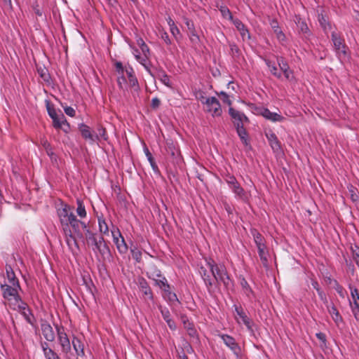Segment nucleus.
Returning <instances> with one entry per match:
<instances>
[{"label": "nucleus", "mask_w": 359, "mask_h": 359, "mask_svg": "<svg viewBox=\"0 0 359 359\" xmlns=\"http://www.w3.org/2000/svg\"><path fill=\"white\" fill-rule=\"evenodd\" d=\"M207 265L213 276V282L218 284L222 283L226 290H231L233 287V282L231 280L226 268L223 264H217L212 259H205Z\"/></svg>", "instance_id": "obj_2"}, {"label": "nucleus", "mask_w": 359, "mask_h": 359, "mask_svg": "<svg viewBox=\"0 0 359 359\" xmlns=\"http://www.w3.org/2000/svg\"><path fill=\"white\" fill-rule=\"evenodd\" d=\"M199 272L205 283L208 292L212 293L214 282L213 279L211 278L210 273L208 272L207 269L204 266L200 267Z\"/></svg>", "instance_id": "obj_16"}, {"label": "nucleus", "mask_w": 359, "mask_h": 359, "mask_svg": "<svg viewBox=\"0 0 359 359\" xmlns=\"http://www.w3.org/2000/svg\"><path fill=\"white\" fill-rule=\"evenodd\" d=\"M318 22L323 29V30L326 32L327 30L331 29L332 26L331 24L327 20L326 18L321 15L318 16Z\"/></svg>", "instance_id": "obj_44"}, {"label": "nucleus", "mask_w": 359, "mask_h": 359, "mask_svg": "<svg viewBox=\"0 0 359 359\" xmlns=\"http://www.w3.org/2000/svg\"><path fill=\"white\" fill-rule=\"evenodd\" d=\"M294 22L297 27L298 33L302 34L304 39H309L312 33L306 22L299 15H295Z\"/></svg>", "instance_id": "obj_9"}, {"label": "nucleus", "mask_w": 359, "mask_h": 359, "mask_svg": "<svg viewBox=\"0 0 359 359\" xmlns=\"http://www.w3.org/2000/svg\"><path fill=\"white\" fill-rule=\"evenodd\" d=\"M271 27H272L274 33L276 34L277 39L280 41H283L285 40V35L282 32L281 29L278 26V21L275 19H273L270 22Z\"/></svg>", "instance_id": "obj_32"}, {"label": "nucleus", "mask_w": 359, "mask_h": 359, "mask_svg": "<svg viewBox=\"0 0 359 359\" xmlns=\"http://www.w3.org/2000/svg\"><path fill=\"white\" fill-rule=\"evenodd\" d=\"M99 230L102 234L109 233V227L104 219L98 218Z\"/></svg>", "instance_id": "obj_46"}, {"label": "nucleus", "mask_w": 359, "mask_h": 359, "mask_svg": "<svg viewBox=\"0 0 359 359\" xmlns=\"http://www.w3.org/2000/svg\"><path fill=\"white\" fill-rule=\"evenodd\" d=\"M241 286H242V287L243 289V291H244L245 294L248 297H250V294L253 293L252 289L250 288L249 284L248 283V282L246 281L245 279L243 278L241 280Z\"/></svg>", "instance_id": "obj_52"}, {"label": "nucleus", "mask_w": 359, "mask_h": 359, "mask_svg": "<svg viewBox=\"0 0 359 359\" xmlns=\"http://www.w3.org/2000/svg\"><path fill=\"white\" fill-rule=\"evenodd\" d=\"M237 134L238 137H240L241 142L245 147H248L250 149H251V145L250 144L249 138H248V133L246 130V129L244 128L243 124L239 125V123L237 124L236 126H235Z\"/></svg>", "instance_id": "obj_20"}, {"label": "nucleus", "mask_w": 359, "mask_h": 359, "mask_svg": "<svg viewBox=\"0 0 359 359\" xmlns=\"http://www.w3.org/2000/svg\"><path fill=\"white\" fill-rule=\"evenodd\" d=\"M57 215L60 218L62 230L72 231V228L76 236L79 238H83L81 229L86 233L89 229L88 224L78 219L72 212V208L69 205H65L61 209L57 210Z\"/></svg>", "instance_id": "obj_1"}, {"label": "nucleus", "mask_w": 359, "mask_h": 359, "mask_svg": "<svg viewBox=\"0 0 359 359\" xmlns=\"http://www.w3.org/2000/svg\"><path fill=\"white\" fill-rule=\"evenodd\" d=\"M161 105V100L158 97H154L151 100V107L153 109H157Z\"/></svg>", "instance_id": "obj_61"}, {"label": "nucleus", "mask_w": 359, "mask_h": 359, "mask_svg": "<svg viewBox=\"0 0 359 359\" xmlns=\"http://www.w3.org/2000/svg\"><path fill=\"white\" fill-rule=\"evenodd\" d=\"M97 132L98 134H96L95 135H98V140H100L99 137H101L104 140H107L108 139V135L104 128L101 126H98Z\"/></svg>", "instance_id": "obj_55"}, {"label": "nucleus", "mask_w": 359, "mask_h": 359, "mask_svg": "<svg viewBox=\"0 0 359 359\" xmlns=\"http://www.w3.org/2000/svg\"><path fill=\"white\" fill-rule=\"evenodd\" d=\"M260 114L263 116L264 118H266L268 120H270L273 122H281L284 120V117L281 115L275 113L271 112L270 110L267 108H262L259 111Z\"/></svg>", "instance_id": "obj_21"}, {"label": "nucleus", "mask_w": 359, "mask_h": 359, "mask_svg": "<svg viewBox=\"0 0 359 359\" xmlns=\"http://www.w3.org/2000/svg\"><path fill=\"white\" fill-rule=\"evenodd\" d=\"M0 287L2 290V297L8 301L14 299L18 303L21 301V297L19 294V291L21 290L20 285L18 287L15 285L1 283Z\"/></svg>", "instance_id": "obj_3"}, {"label": "nucleus", "mask_w": 359, "mask_h": 359, "mask_svg": "<svg viewBox=\"0 0 359 359\" xmlns=\"http://www.w3.org/2000/svg\"><path fill=\"white\" fill-rule=\"evenodd\" d=\"M138 287L144 300H154V294L147 281L143 277L138 278Z\"/></svg>", "instance_id": "obj_7"}, {"label": "nucleus", "mask_w": 359, "mask_h": 359, "mask_svg": "<svg viewBox=\"0 0 359 359\" xmlns=\"http://www.w3.org/2000/svg\"><path fill=\"white\" fill-rule=\"evenodd\" d=\"M159 79L166 86L170 87V77L169 76L163 71H161L159 74Z\"/></svg>", "instance_id": "obj_50"}, {"label": "nucleus", "mask_w": 359, "mask_h": 359, "mask_svg": "<svg viewBox=\"0 0 359 359\" xmlns=\"http://www.w3.org/2000/svg\"><path fill=\"white\" fill-rule=\"evenodd\" d=\"M230 54L233 58H238L241 50L235 43H229Z\"/></svg>", "instance_id": "obj_47"}, {"label": "nucleus", "mask_w": 359, "mask_h": 359, "mask_svg": "<svg viewBox=\"0 0 359 359\" xmlns=\"http://www.w3.org/2000/svg\"><path fill=\"white\" fill-rule=\"evenodd\" d=\"M65 237V242L68 245L69 249L74 254L79 251V245L77 242L76 236L72 233V231L62 230Z\"/></svg>", "instance_id": "obj_11"}, {"label": "nucleus", "mask_w": 359, "mask_h": 359, "mask_svg": "<svg viewBox=\"0 0 359 359\" xmlns=\"http://www.w3.org/2000/svg\"><path fill=\"white\" fill-rule=\"evenodd\" d=\"M41 144L43 147V148L45 149L47 155L50 158L51 161H57V156L53 152V148L51 147V144L49 143V142L45 138H41Z\"/></svg>", "instance_id": "obj_28"}, {"label": "nucleus", "mask_w": 359, "mask_h": 359, "mask_svg": "<svg viewBox=\"0 0 359 359\" xmlns=\"http://www.w3.org/2000/svg\"><path fill=\"white\" fill-rule=\"evenodd\" d=\"M187 334L191 338L195 339L196 340L198 339V332L194 326H191L190 327H188Z\"/></svg>", "instance_id": "obj_57"}, {"label": "nucleus", "mask_w": 359, "mask_h": 359, "mask_svg": "<svg viewBox=\"0 0 359 359\" xmlns=\"http://www.w3.org/2000/svg\"><path fill=\"white\" fill-rule=\"evenodd\" d=\"M116 248L120 254H126L128 250V245L126 244L124 238L122 236L121 240L116 245Z\"/></svg>", "instance_id": "obj_43"}, {"label": "nucleus", "mask_w": 359, "mask_h": 359, "mask_svg": "<svg viewBox=\"0 0 359 359\" xmlns=\"http://www.w3.org/2000/svg\"><path fill=\"white\" fill-rule=\"evenodd\" d=\"M57 339L60 345L61 346V351L63 353L67 354L71 351L70 340L65 331L63 327L56 326Z\"/></svg>", "instance_id": "obj_5"}, {"label": "nucleus", "mask_w": 359, "mask_h": 359, "mask_svg": "<svg viewBox=\"0 0 359 359\" xmlns=\"http://www.w3.org/2000/svg\"><path fill=\"white\" fill-rule=\"evenodd\" d=\"M41 328L43 336L46 341L52 342L55 340V333L50 323L46 320H42L41 323Z\"/></svg>", "instance_id": "obj_15"}, {"label": "nucleus", "mask_w": 359, "mask_h": 359, "mask_svg": "<svg viewBox=\"0 0 359 359\" xmlns=\"http://www.w3.org/2000/svg\"><path fill=\"white\" fill-rule=\"evenodd\" d=\"M136 60L142 65H145L148 62L149 55H144V57H142L140 55V54L135 55Z\"/></svg>", "instance_id": "obj_60"}, {"label": "nucleus", "mask_w": 359, "mask_h": 359, "mask_svg": "<svg viewBox=\"0 0 359 359\" xmlns=\"http://www.w3.org/2000/svg\"><path fill=\"white\" fill-rule=\"evenodd\" d=\"M267 67H269L271 73L278 79H280L282 77V74L280 72L278 71L277 67L275 65L274 62L269 60H265Z\"/></svg>", "instance_id": "obj_40"}, {"label": "nucleus", "mask_w": 359, "mask_h": 359, "mask_svg": "<svg viewBox=\"0 0 359 359\" xmlns=\"http://www.w3.org/2000/svg\"><path fill=\"white\" fill-rule=\"evenodd\" d=\"M72 344L76 352V354L78 356L83 357L85 355L84 346L83 344L81 341V340L78 337L73 336Z\"/></svg>", "instance_id": "obj_26"}, {"label": "nucleus", "mask_w": 359, "mask_h": 359, "mask_svg": "<svg viewBox=\"0 0 359 359\" xmlns=\"http://www.w3.org/2000/svg\"><path fill=\"white\" fill-rule=\"evenodd\" d=\"M232 22L235 25L236 29L239 31L243 40H245L246 39H250L249 30L239 19L234 18Z\"/></svg>", "instance_id": "obj_23"}, {"label": "nucleus", "mask_w": 359, "mask_h": 359, "mask_svg": "<svg viewBox=\"0 0 359 359\" xmlns=\"http://www.w3.org/2000/svg\"><path fill=\"white\" fill-rule=\"evenodd\" d=\"M348 191L351 201L355 203H359V191L357 188L349 184L348 186Z\"/></svg>", "instance_id": "obj_37"}, {"label": "nucleus", "mask_w": 359, "mask_h": 359, "mask_svg": "<svg viewBox=\"0 0 359 359\" xmlns=\"http://www.w3.org/2000/svg\"><path fill=\"white\" fill-rule=\"evenodd\" d=\"M64 111L65 114L71 117H74L76 114L75 110L72 107H65Z\"/></svg>", "instance_id": "obj_62"}, {"label": "nucleus", "mask_w": 359, "mask_h": 359, "mask_svg": "<svg viewBox=\"0 0 359 359\" xmlns=\"http://www.w3.org/2000/svg\"><path fill=\"white\" fill-rule=\"evenodd\" d=\"M37 72L39 76L43 79L44 82L48 84L50 83L51 77L48 72V70L46 67H37Z\"/></svg>", "instance_id": "obj_35"}, {"label": "nucleus", "mask_w": 359, "mask_h": 359, "mask_svg": "<svg viewBox=\"0 0 359 359\" xmlns=\"http://www.w3.org/2000/svg\"><path fill=\"white\" fill-rule=\"evenodd\" d=\"M331 39L333 42L334 50L339 57H346L347 56L348 47L344 43V40L335 32L331 34Z\"/></svg>", "instance_id": "obj_4"}, {"label": "nucleus", "mask_w": 359, "mask_h": 359, "mask_svg": "<svg viewBox=\"0 0 359 359\" xmlns=\"http://www.w3.org/2000/svg\"><path fill=\"white\" fill-rule=\"evenodd\" d=\"M327 308L329 313L331 315L337 326H339L341 323H343V318L334 305H332L331 307L327 306Z\"/></svg>", "instance_id": "obj_31"}, {"label": "nucleus", "mask_w": 359, "mask_h": 359, "mask_svg": "<svg viewBox=\"0 0 359 359\" xmlns=\"http://www.w3.org/2000/svg\"><path fill=\"white\" fill-rule=\"evenodd\" d=\"M147 275L149 278L153 279L155 281L156 285H158L164 292L169 291V290L170 289V286L168 283L165 277L163 276L160 278H151V276L149 275V272L147 273Z\"/></svg>", "instance_id": "obj_29"}, {"label": "nucleus", "mask_w": 359, "mask_h": 359, "mask_svg": "<svg viewBox=\"0 0 359 359\" xmlns=\"http://www.w3.org/2000/svg\"><path fill=\"white\" fill-rule=\"evenodd\" d=\"M5 268H6V278L8 282V284L15 285H17L18 287L19 285H20L19 280L16 277L15 273L12 266L9 264H6Z\"/></svg>", "instance_id": "obj_25"}, {"label": "nucleus", "mask_w": 359, "mask_h": 359, "mask_svg": "<svg viewBox=\"0 0 359 359\" xmlns=\"http://www.w3.org/2000/svg\"><path fill=\"white\" fill-rule=\"evenodd\" d=\"M259 257L260 260L263 264V266L266 269L269 268V252L266 249V246L265 248H257Z\"/></svg>", "instance_id": "obj_34"}, {"label": "nucleus", "mask_w": 359, "mask_h": 359, "mask_svg": "<svg viewBox=\"0 0 359 359\" xmlns=\"http://www.w3.org/2000/svg\"><path fill=\"white\" fill-rule=\"evenodd\" d=\"M316 290L318 292L320 299L323 301V302L326 305V306H329L327 304L328 301L325 293L323 291H322L320 288H316Z\"/></svg>", "instance_id": "obj_59"}, {"label": "nucleus", "mask_w": 359, "mask_h": 359, "mask_svg": "<svg viewBox=\"0 0 359 359\" xmlns=\"http://www.w3.org/2000/svg\"><path fill=\"white\" fill-rule=\"evenodd\" d=\"M278 65L280 69V70L283 72L285 77L287 80H290V79L292 77V72L290 69V67L287 64V62L285 61V60L283 57H280L277 58Z\"/></svg>", "instance_id": "obj_24"}, {"label": "nucleus", "mask_w": 359, "mask_h": 359, "mask_svg": "<svg viewBox=\"0 0 359 359\" xmlns=\"http://www.w3.org/2000/svg\"><path fill=\"white\" fill-rule=\"evenodd\" d=\"M217 7L218 8L219 11H220V13L224 18L228 19V20H231V22L233 20L234 18L232 15V13L230 11V10L228 8L227 6H222V5H221V6L217 5Z\"/></svg>", "instance_id": "obj_38"}, {"label": "nucleus", "mask_w": 359, "mask_h": 359, "mask_svg": "<svg viewBox=\"0 0 359 359\" xmlns=\"http://www.w3.org/2000/svg\"><path fill=\"white\" fill-rule=\"evenodd\" d=\"M130 252L132 254L133 258L137 262L140 263L142 261V252L137 249V248L134 247L130 249Z\"/></svg>", "instance_id": "obj_49"}, {"label": "nucleus", "mask_w": 359, "mask_h": 359, "mask_svg": "<svg viewBox=\"0 0 359 359\" xmlns=\"http://www.w3.org/2000/svg\"><path fill=\"white\" fill-rule=\"evenodd\" d=\"M235 309V311L236 314L241 318L244 325L247 327L248 330L252 332L253 330L252 328V325L253 324L252 321L247 316L245 313L244 312L241 306H237L236 304L233 305Z\"/></svg>", "instance_id": "obj_17"}, {"label": "nucleus", "mask_w": 359, "mask_h": 359, "mask_svg": "<svg viewBox=\"0 0 359 359\" xmlns=\"http://www.w3.org/2000/svg\"><path fill=\"white\" fill-rule=\"evenodd\" d=\"M45 358L46 359H60L58 354L55 352L53 350L50 351V353H47L46 355H44Z\"/></svg>", "instance_id": "obj_64"}, {"label": "nucleus", "mask_w": 359, "mask_h": 359, "mask_svg": "<svg viewBox=\"0 0 359 359\" xmlns=\"http://www.w3.org/2000/svg\"><path fill=\"white\" fill-rule=\"evenodd\" d=\"M45 102L48 114L53 120V126L55 129L60 128L61 127L59 122L61 118L60 114H57L56 109L54 107V104H52L49 100H46Z\"/></svg>", "instance_id": "obj_12"}, {"label": "nucleus", "mask_w": 359, "mask_h": 359, "mask_svg": "<svg viewBox=\"0 0 359 359\" xmlns=\"http://www.w3.org/2000/svg\"><path fill=\"white\" fill-rule=\"evenodd\" d=\"M137 44L140 46L144 55H149V48L142 38H138L137 39Z\"/></svg>", "instance_id": "obj_45"}, {"label": "nucleus", "mask_w": 359, "mask_h": 359, "mask_svg": "<svg viewBox=\"0 0 359 359\" xmlns=\"http://www.w3.org/2000/svg\"><path fill=\"white\" fill-rule=\"evenodd\" d=\"M229 114L233 119L234 126H236L238 123L239 125L243 124L244 122H249L248 118L242 112L235 109L230 107L229 109Z\"/></svg>", "instance_id": "obj_14"}, {"label": "nucleus", "mask_w": 359, "mask_h": 359, "mask_svg": "<svg viewBox=\"0 0 359 359\" xmlns=\"http://www.w3.org/2000/svg\"><path fill=\"white\" fill-rule=\"evenodd\" d=\"M166 152L174 159L177 160L180 157V151L172 143H167Z\"/></svg>", "instance_id": "obj_36"}, {"label": "nucleus", "mask_w": 359, "mask_h": 359, "mask_svg": "<svg viewBox=\"0 0 359 359\" xmlns=\"http://www.w3.org/2000/svg\"><path fill=\"white\" fill-rule=\"evenodd\" d=\"M219 337L222 338L225 345L228 346L237 357H238L241 353V348L235 339L233 337L225 334H219Z\"/></svg>", "instance_id": "obj_13"}, {"label": "nucleus", "mask_w": 359, "mask_h": 359, "mask_svg": "<svg viewBox=\"0 0 359 359\" xmlns=\"http://www.w3.org/2000/svg\"><path fill=\"white\" fill-rule=\"evenodd\" d=\"M169 25L170 26V32L174 36H176L177 34H180L179 29L175 25V23L172 20L169 22Z\"/></svg>", "instance_id": "obj_63"}, {"label": "nucleus", "mask_w": 359, "mask_h": 359, "mask_svg": "<svg viewBox=\"0 0 359 359\" xmlns=\"http://www.w3.org/2000/svg\"><path fill=\"white\" fill-rule=\"evenodd\" d=\"M269 144L274 152L279 153L281 151V144L276 135L274 133L266 134Z\"/></svg>", "instance_id": "obj_22"}, {"label": "nucleus", "mask_w": 359, "mask_h": 359, "mask_svg": "<svg viewBox=\"0 0 359 359\" xmlns=\"http://www.w3.org/2000/svg\"><path fill=\"white\" fill-rule=\"evenodd\" d=\"M98 243H100L98 252L103 261L109 259L111 257V252L107 242L104 240L102 235L97 236Z\"/></svg>", "instance_id": "obj_10"}, {"label": "nucleus", "mask_w": 359, "mask_h": 359, "mask_svg": "<svg viewBox=\"0 0 359 359\" xmlns=\"http://www.w3.org/2000/svg\"><path fill=\"white\" fill-rule=\"evenodd\" d=\"M251 233L254 238V241L257 248L266 247L264 236L257 229H252Z\"/></svg>", "instance_id": "obj_30"}, {"label": "nucleus", "mask_w": 359, "mask_h": 359, "mask_svg": "<svg viewBox=\"0 0 359 359\" xmlns=\"http://www.w3.org/2000/svg\"><path fill=\"white\" fill-rule=\"evenodd\" d=\"M77 208L76 213L81 218H84L86 217V211L85 208V205H83V202L82 200L77 198L76 200Z\"/></svg>", "instance_id": "obj_42"}, {"label": "nucleus", "mask_w": 359, "mask_h": 359, "mask_svg": "<svg viewBox=\"0 0 359 359\" xmlns=\"http://www.w3.org/2000/svg\"><path fill=\"white\" fill-rule=\"evenodd\" d=\"M111 234L113 237V241L115 245H116V243L121 240L120 238H122L123 236L118 228L111 230Z\"/></svg>", "instance_id": "obj_53"}, {"label": "nucleus", "mask_w": 359, "mask_h": 359, "mask_svg": "<svg viewBox=\"0 0 359 359\" xmlns=\"http://www.w3.org/2000/svg\"><path fill=\"white\" fill-rule=\"evenodd\" d=\"M351 250L352 252V257L359 268V247L358 245L351 246Z\"/></svg>", "instance_id": "obj_51"}, {"label": "nucleus", "mask_w": 359, "mask_h": 359, "mask_svg": "<svg viewBox=\"0 0 359 359\" xmlns=\"http://www.w3.org/2000/svg\"><path fill=\"white\" fill-rule=\"evenodd\" d=\"M158 309L161 311V313L163 318V319L167 321L169 319H170V313L168 310V309L165 308V307H163L162 306H158Z\"/></svg>", "instance_id": "obj_54"}, {"label": "nucleus", "mask_w": 359, "mask_h": 359, "mask_svg": "<svg viewBox=\"0 0 359 359\" xmlns=\"http://www.w3.org/2000/svg\"><path fill=\"white\" fill-rule=\"evenodd\" d=\"M86 239L88 245L93 246V250L98 252L100 244L98 243L97 235L90 230L86 233Z\"/></svg>", "instance_id": "obj_19"}, {"label": "nucleus", "mask_w": 359, "mask_h": 359, "mask_svg": "<svg viewBox=\"0 0 359 359\" xmlns=\"http://www.w3.org/2000/svg\"><path fill=\"white\" fill-rule=\"evenodd\" d=\"M144 151L154 171L155 172H159L158 165H156L155 160L152 156V154H151L149 149L146 146L144 147Z\"/></svg>", "instance_id": "obj_39"}, {"label": "nucleus", "mask_w": 359, "mask_h": 359, "mask_svg": "<svg viewBox=\"0 0 359 359\" xmlns=\"http://www.w3.org/2000/svg\"><path fill=\"white\" fill-rule=\"evenodd\" d=\"M351 307L355 320L359 322V296L353 300V306H351Z\"/></svg>", "instance_id": "obj_48"}, {"label": "nucleus", "mask_w": 359, "mask_h": 359, "mask_svg": "<svg viewBox=\"0 0 359 359\" xmlns=\"http://www.w3.org/2000/svg\"><path fill=\"white\" fill-rule=\"evenodd\" d=\"M203 104H205L208 109V111L211 112L212 116H219L222 114V108L219 100L215 97H211L207 98L205 102H203Z\"/></svg>", "instance_id": "obj_8"}, {"label": "nucleus", "mask_w": 359, "mask_h": 359, "mask_svg": "<svg viewBox=\"0 0 359 359\" xmlns=\"http://www.w3.org/2000/svg\"><path fill=\"white\" fill-rule=\"evenodd\" d=\"M184 22L188 29V35L192 46L197 48L201 45V39L196 32L194 22L187 18H184Z\"/></svg>", "instance_id": "obj_6"}, {"label": "nucleus", "mask_w": 359, "mask_h": 359, "mask_svg": "<svg viewBox=\"0 0 359 359\" xmlns=\"http://www.w3.org/2000/svg\"><path fill=\"white\" fill-rule=\"evenodd\" d=\"M41 347L43 351V355L50 353V351H53V349L49 347L48 344L46 341H41Z\"/></svg>", "instance_id": "obj_58"}, {"label": "nucleus", "mask_w": 359, "mask_h": 359, "mask_svg": "<svg viewBox=\"0 0 359 359\" xmlns=\"http://www.w3.org/2000/svg\"><path fill=\"white\" fill-rule=\"evenodd\" d=\"M79 130L81 132V136L86 140H90L92 142L98 141V135H94L90 129V127L85 123L79 125Z\"/></svg>", "instance_id": "obj_18"}, {"label": "nucleus", "mask_w": 359, "mask_h": 359, "mask_svg": "<svg viewBox=\"0 0 359 359\" xmlns=\"http://www.w3.org/2000/svg\"><path fill=\"white\" fill-rule=\"evenodd\" d=\"M229 188L240 199L243 201H246L248 199L246 191L243 189V187H241L238 182H236V184H233Z\"/></svg>", "instance_id": "obj_27"}, {"label": "nucleus", "mask_w": 359, "mask_h": 359, "mask_svg": "<svg viewBox=\"0 0 359 359\" xmlns=\"http://www.w3.org/2000/svg\"><path fill=\"white\" fill-rule=\"evenodd\" d=\"M224 180L229 187L233 184H236V182H238L236 178L233 175L230 174H228L224 177Z\"/></svg>", "instance_id": "obj_56"}, {"label": "nucleus", "mask_w": 359, "mask_h": 359, "mask_svg": "<svg viewBox=\"0 0 359 359\" xmlns=\"http://www.w3.org/2000/svg\"><path fill=\"white\" fill-rule=\"evenodd\" d=\"M59 111L60 112L61 116V118L59 121L61 127L59 129H62V131L65 133H69L71 130L70 125L67 122L65 115L62 113V111L60 110Z\"/></svg>", "instance_id": "obj_41"}, {"label": "nucleus", "mask_w": 359, "mask_h": 359, "mask_svg": "<svg viewBox=\"0 0 359 359\" xmlns=\"http://www.w3.org/2000/svg\"><path fill=\"white\" fill-rule=\"evenodd\" d=\"M126 72L128 77L130 86L135 88V90H138L140 88L139 83L137 79L134 74L133 69L132 67H129L126 69Z\"/></svg>", "instance_id": "obj_33"}]
</instances>
